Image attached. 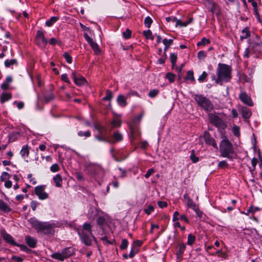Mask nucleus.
<instances>
[{
  "instance_id": "obj_24",
  "label": "nucleus",
  "mask_w": 262,
  "mask_h": 262,
  "mask_svg": "<svg viewBox=\"0 0 262 262\" xmlns=\"http://www.w3.org/2000/svg\"><path fill=\"white\" fill-rule=\"evenodd\" d=\"M117 103L122 107H124L127 104L126 98L122 95H119L117 98Z\"/></svg>"
},
{
  "instance_id": "obj_56",
  "label": "nucleus",
  "mask_w": 262,
  "mask_h": 262,
  "mask_svg": "<svg viewBox=\"0 0 262 262\" xmlns=\"http://www.w3.org/2000/svg\"><path fill=\"white\" fill-rule=\"evenodd\" d=\"M91 132L89 130H88L85 132H83L82 131H79L78 133V135L80 137H83L84 136L85 137H89L91 136Z\"/></svg>"
},
{
  "instance_id": "obj_29",
  "label": "nucleus",
  "mask_w": 262,
  "mask_h": 262,
  "mask_svg": "<svg viewBox=\"0 0 262 262\" xmlns=\"http://www.w3.org/2000/svg\"><path fill=\"white\" fill-rule=\"evenodd\" d=\"M19 136V133L18 132H12L9 135V142L15 141L18 137Z\"/></svg>"
},
{
  "instance_id": "obj_8",
  "label": "nucleus",
  "mask_w": 262,
  "mask_h": 262,
  "mask_svg": "<svg viewBox=\"0 0 262 262\" xmlns=\"http://www.w3.org/2000/svg\"><path fill=\"white\" fill-rule=\"evenodd\" d=\"M35 41L38 46L41 48H45L48 43V40L45 37V32L41 30L37 31Z\"/></svg>"
},
{
  "instance_id": "obj_49",
  "label": "nucleus",
  "mask_w": 262,
  "mask_h": 262,
  "mask_svg": "<svg viewBox=\"0 0 262 262\" xmlns=\"http://www.w3.org/2000/svg\"><path fill=\"white\" fill-rule=\"evenodd\" d=\"M96 138L100 141L107 142L111 144L114 143V142L112 140H108L105 137H102L100 136H96Z\"/></svg>"
},
{
  "instance_id": "obj_16",
  "label": "nucleus",
  "mask_w": 262,
  "mask_h": 262,
  "mask_svg": "<svg viewBox=\"0 0 262 262\" xmlns=\"http://www.w3.org/2000/svg\"><path fill=\"white\" fill-rule=\"evenodd\" d=\"M1 234L3 239L8 244L13 246L17 245V243L14 240L13 237L5 230H2L1 231Z\"/></svg>"
},
{
  "instance_id": "obj_31",
  "label": "nucleus",
  "mask_w": 262,
  "mask_h": 262,
  "mask_svg": "<svg viewBox=\"0 0 262 262\" xmlns=\"http://www.w3.org/2000/svg\"><path fill=\"white\" fill-rule=\"evenodd\" d=\"M5 66L6 68H9L10 66L13 65H16L17 64V61L16 59H7L5 61Z\"/></svg>"
},
{
  "instance_id": "obj_15",
  "label": "nucleus",
  "mask_w": 262,
  "mask_h": 262,
  "mask_svg": "<svg viewBox=\"0 0 262 262\" xmlns=\"http://www.w3.org/2000/svg\"><path fill=\"white\" fill-rule=\"evenodd\" d=\"M100 214H103V212L100 209L96 208H91L89 211L88 216L89 220L92 221H94L97 217Z\"/></svg>"
},
{
  "instance_id": "obj_35",
  "label": "nucleus",
  "mask_w": 262,
  "mask_h": 262,
  "mask_svg": "<svg viewBox=\"0 0 262 262\" xmlns=\"http://www.w3.org/2000/svg\"><path fill=\"white\" fill-rule=\"evenodd\" d=\"M187 207L193 209V210L198 206L197 204L194 203L191 199H189L188 201H187Z\"/></svg>"
},
{
  "instance_id": "obj_3",
  "label": "nucleus",
  "mask_w": 262,
  "mask_h": 262,
  "mask_svg": "<svg viewBox=\"0 0 262 262\" xmlns=\"http://www.w3.org/2000/svg\"><path fill=\"white\" fill-rule=\"evenodd\" d=\"M231 71L230 66L224 63H219L216 82L219 83L221 82L229 81L231 78Z\"/></svg>"
},
{
  "instance_id": "obj_37",
  "label": "nucleus",
  "mask_w": 262,
  "mask_h": 262,
  "mask_svg": "<svg viewBox=\"0 0 262 262\" xmlns=\"http://www.w3.org/2000/svg\"><path fill=\"white\" fill-rule=\"evenodd\" d=\"M210 43V40L209 39H207L205 37H203L202 38L201 41L198 42L197 46H205L206 45L209 44Z\"/></svg>"
},
{
  "instance_id": "obj_14",
  "label": "nucleus",
  "mask_w": 262,
  "mask_h": 262,
  "mask_svg": "<svg viewBox=\"0 0 262 262\" xmlns=\"http://www.w3.org/2000/svg\"><path fill=\"white\" fill-rule=\"evenodd\" d=\"M129 130L131 134V137L133 139L136 138L140 135V132L138 125L134 123H129Z\"/></svg>"
},
{
  "instance_id": "obj_9",
  "label": "nucleus",
  "mask_w": 262,
  "mask_h": 262,
  "mask_svg": "<svg viewBox=\"0 0 262 262\" xmlns=\"http://www.w3.org/2000/svg\"><path fill=\"white\" fill-rule=\"evenodd\" d=\"M46 185H39L34 188V193L40 200H45L48 198V194L45 191Z\"/></svg>"
},
{
  "instance_id": "obj_50",
  "label": "nucleus",
  "mask_w": 262,
  "mask_h": 262,
  "mask_svg": "<svg viewBox=\"0 0 262 262\" xmlns=\"http://www.w3.org/2000/svg\"><path fill=\"white\" fill-rule=\"evenodd\" d=\"M128 241L126 239H123L121 242V244L120 246V248L121 250L126 249L128 246Z\"/></svg>"
},
{
  "instance_id": "obj_21",
  "label": "nucleus",
  "mask_w": 262,
  "mask_h": 262,
  "mask_svg": "<svg viewBox=\"0 0 262 262\" xmlns=\"http://www.w3.org/2000/svg\"><path fill=\"white\" fill-rule=\"evenodd\" d=\"M53 180L57 187H61L62 183V178L60 174H57L53 178Z\"/></svg>"
},
{
  "instance_id": "obj_58",
  "label": "nucleus",
  "mask_w": 262,
  "mask_h": 262,
  "mask_svg": "<svg viewBox=\"0 0 262 262\" xmlns=\"http://www.w3.org/2000/svg\"><path fill=\"white\" fill-rule=\"evenodd\" d=\"M15 246L19 247L21 250L28 253L30 251V250L25 245L18 244L17 243V245Z\"/></svg>"
},
{
  "instance_id": "obj_47",
  "label": "nucleus",
  "mask_w": 262,
  "mask_h": 262,
  "mask_svg": "<svg viewBox=\"0 0 262 262\" xmlns=\"http://www.w3.org/2000/svg\"><path fill=\"white\" fill-rule=\"evenodd\" d=\"M63 57L66 59V61L68 63H71L72 62V57L71 55L67 52H65L63 54Z\"/></svg>"
},
{
  "instance_id": "obj_13",
  "label": "nucleus",
  "mask_w": 262,
  "mask_h": 262,
  "mask_svg": "<svg viewBox=\"0 0 262 262\" xmlns=\"http://www.w3.org/2000/svg\"><path fill=\"white\" fill-rule=\"evenodd\" d=\"M84 37L86 41L90 44L93 51L96 53L98 54L100 52V50L98 44L94 41L87 33L84 34Z\"/></svg>"
},
{
  "instance_id": "obj_22",
  "label": "nucleus",
  "mask_w": 262,
  "mask_h": 262,
  "mask_svg": "<svg viewBox=\"0 0 262 262\" xmlns=\"http://www.w3.org/2000/svg\"><path fill=\"white\" fill-rule=\"evenodd\" d=\"M242 114L244 118L248 119L250 118L252 113L250 108L247 107H243L242 109Z\"/></svg>"
},
{
  "instance_id": "obj_11",
  "label": "nucleus",
  "mask_w": 262,
  "mask_h": 262,
  "mask_svg": "<svg viewBox=\"0 0 262 262\" xmlns=\"http://www.w3.org/2000/svg\"><path fill=\"white\" fill-rule=\"evenodd\" d=\"M250 49L253 50L255 53H259L262 50V42L258 36H256V40L251 42Z\"/></svg>"
},
{
  "instance_id": "obj_63",
  "label": "nucleus",
  "mask_w": 262,
  "mask_h": 262,
  "mask_svg": "<svg viewBox=\"0 0 262 262\" xmlns=\"http://www.w3.org/2000/svg\"><path fill=\"white\" fill-rule=\"evenodd\" d=\"M166 58H167L166 54H163V55L162 56V57L158 59V62L159 64H163L165 63Z\"/></svg>"
},
{
  "instance_id": "obj_64",
  "label": "nucleus",
  "mask_w": 262,
  "mask_h": 262,
  "mask_svg": "<svg viewBox=\"0 0 262 262\" xmlns=\"http://www.w3.org/2000/svg\"><path fill=\"white\" fill-rule=\"evenodd\" d=\"M155 172V170L154 168H151L149 169L145 174V177L146 178H148L152 174H153Z\"/></svg>"
},
{
  "instance_id": "obj_60",
  "label": "nucleus",
  "mask_w": 262,
  "mask_h": 262,
  "mask_svg": "<svg viewBox=\"0 0 262 262\" xmlns=\"http://www.w3.org/2000/svg\"><path fill=\"white\" fill-rule=\"evenodd\" d=\"M172 43L173 39H167L166 38H164L163 40V43L164 44V46H170L172 44Z\"/></svg>"
},
{
  "instance_id": "obj_10",
  "label": "nucleus",
  "mask_w": 262,
  "mask_h": 262,
  "mask_svg": "<svg viewBox=\"0 0 262 262\" xmlns=\"http://www.w3.org/2000/svg\"><path fill=\"white\" fill-rule=\"evenodd\" d=\"M203 138L206 144L212 146L214 148H217V144L215 139L211 136V134L208 131L204 132Z\"/></svg>"
},
{
  "instance_id": "obj_41",
  "label": "nucleus",
  "mask_w": 262,
  "mask_h": 262,
  "mask_svg": "<svg viewBox=\"0 0 262 262\" xmlns=\"http://www.w3.org/2000/svg\"><path fill=\"white\" fill-rule=\"evenodd\" d=\"M186 79L190 80L191 81H194L195 79L193 76V72L192 71H188L187 72Z\"/></svg>"
},
{
  "instance_id": "obj_61",
  "label": "nucleus",
  "mask_w": 262,
  "mask_h": 262,
  "mask_svg": "<svg viewBox=\"0 0 262 262\" xmlns=\"http://www.w3.org/2000/svg\"><path fill=\"white\" fill-rule=\"evenodd\" d=\"M258 210L259 208L258 207H253V206H251L247 210V214H249L250 213H254L255 211Z\"/></svg>"
},
{
  "instance_id": "obj_19",
  "label": "nucleus",
  "mask_w": 262,
  "mask_h": 262,
  "mask_svg": "<svg viewBox=\"0 0 262 262\" xmlns=\"http://www.w3.org/2000/svg\"><path fill=\"white\" fill-rule=\"evenodd\" d=\"M25 241L27 244L31 248H34L36 247L37 244L36 239L29 235H27L25 237Z\"/></svg>"
},
{
  "instance_id": "obj_38",
  "label": "nucleus",
  "mask_w": 262,
  "mask_h": 262,
  "mask_svg": "<svg viewBox=\"0 0 262 262\" xmlns=\"http://www.w3.org/2000/svg\"><path fill=\"white\" fill-rule=\"evenodd\" d=\"M170 60L172 64V68H173L176 64L177 60V55L175 53H171L170 55Z\"/></svg>"
},
{
  "instance_id": "obj_27",
  "label": "nucleus",
  "mask_w": 262,
  "mask_h": 262,
  "mask_svg": "<svg viewBox=\"0 0 262 262\" xmlns=\"http://www.w3.org/2000/svg\"><path fill=\"white\" fill-rule=\"evenodd\" d=\"M11 98L12 95L11 93H3L1 95V102L2 103H4L5 102L9 100Z\"/></svg>"
},
{
  "instance_id": "obj_54",
  "label": "nucleus",
  "mask_w": 262,
  "mask_h": 262,
  "mask_svg": "<svg viewBox=\"0 0 262 262\" xmlns=\"http://www.w3.org/2000/svg\"><path fill=\"white\" fill-rule=\"evenodd\" d=\"M132 35V31L129 29H127L125 31L123 32V36L125 39L130 38Z\"/></svg>"
},
{
  "instance_id": "obj_40",
  "label": "nucleus",
  "mask_w": 262,
  "mask_h": 262,
  "mask_svg": "<svg viewBox=\"0 0 262 262\" xmlns=\"http://www.w3.org/2000/svg\"><path fill=\"white\" fill-rule=\"evenodd\" d=\"M195 240V236L192 234H189L188 235L187 244L188 245H192L194 243Z\"/></svg>"
},
{
  "instance_id": "obj_43",
  "label": "nucleus",
  "mask_w": 262,
  "mask_h": 262,
  "mask_svg": "<svg viewBox=\"0 0 262 262\" xmlns=\"http://www.w3.org/2000/svg\"><path fill=\"white\" fill-rule=\"evenodd\" d=\"M11 176L7 172H3L1 176V181H6L10 178Z\"/></svg>"
},
{
  "instance_id": "obj_57",
  "label": "nucleus",
  "mask_w": 262,
  "mask_h": 262,
  "mask_svg": "<svg viewBox=\"0 0 262 262\" xmlns=\"http://www.w3.org/2000/svg\"><path fill=\"white\" fill-rule=\"evenodd\" d=\"M139 252V250L138 249H136L134 247H133L130 250V252L129 254V257L130 258H133L135 256V255L138 253Z\"/></svg>"
},
{
  "instance_id": "obj_34",
  "label": "nucleus",
  "mask_w": 262,
  "mask_h": 262,
  "mask_svg": "<svg viewBox=\"0 0 262 262\" xmlns=\"http://www.w3.org/2000/svg\"><path fill=\"white\" fill-rule=\"evenodd\" d=\"M113 97V93L111 91L107 90L106 91V95L102 98L104 101H110Z\"/></svg>"
},
{
  "instance_id": "obj_36",
  "label": "nucleus",
  "mask_w": 262,
  "mask_h": 262,
  "mask_svg": "<svg viewBox=\"0 0 262 262\" xmlns=\"http://www.w3.org/2000/svg\"><path fill=\"white\" fill-rule=\"evenodd\" d=\"M143 34L146 39H150L152 40L154 39V36H152V32L151 30L148 29L147 30L144 31Z\"/></svg>"
},
{
  "instance_id": "obj_28",
  "label": "nucleus",
  "mask_w": 262,
  "mask_h": 262,
  "mask_svg": "<svg viewBox=\"0 0 262 262\" xmlns=\"http://www.w3.org/2000/svg\"><path fill=\"white\" fill-rule=\"evenodd\" d=\"M43 99L45 102L48 103L54 99V96L52 92H49L43 95Z\"/></svg>"
},
{
  "instance_id": "obj_42",
  "label": "nucleus",
  "mask_w": 262,
  "mask_h": 262,
  "mask_svg": "<svg viewBox=\"0 0 262 262\" xmlns=\"http://www.w3.org/2000/svg\"><path fill=\"white\" fill-rule=\"evenodd\" d=\"M145 26L147 28H150L151 24L152 23V20L149 16H147L145 17L144 21Z\"/></svg>"
},
{
  "instance_id": "obj_33",
  "label": "nucleus",
  "mask_w": 262,
  "mask_h": 262,
  "mask_svg": "<svg viewBox=\"0 0 262 262\" xmlns=\"http://www.w3.org/2000/svg\"><path fill=\"white\" fill-rule=\"evenodd\" d=\"M111 124L112 125V128L119 127L121 125V121L120 119L115 118L112 121Z\"/></svg>"
},
{
  "instance_id": "obj_6",
  "label": "nucleus",
  "mask_w": 262,
  "mask_h": 262,
  "mask_svg": "<svg viewBox=\"0 0 262 262\" xmlns=\"http://www.w3.org/2000/svg\"><path fill=\"white\" fill-rule=\"evenodd\" d=\"M208 119L209 122L219 130L225 129L227 127V124L225 121L216 112L208 113Z\"/></svg>"
},
{
  "instance_id": "obj_51",
  "label": "nucleus",
  "mask_w": 262,
  "mask_h": 262,
  "mask_svg": "<svg viewBox=\"0 0 262 262\" xmlns=\"http://www.w3.org/2000/svg\"><path fill=\"white\" fill-rule=\"evenodd\" d=\"M239 130H240L239 127H238L237 125H234V126H233V128H232V132L235 136L238 137L240 135Z\"/></svg>"
},
{
  "instance_id": "obj_23",
  "label": "nucleus",
  "mask_w": 262,
  "mask_h": 262,
  "mask_svg": "<svg viewBox=\"0 0 262 262\" xmlns=\"http://www.w3.org/2000/svg\"><path fill=\"white\" fill-rule=\"evenodd\" d=\"M242 35L240 37L241 40L247 39L250 36V31L248 27L244 28L242 31Z\"/></svg>"
},
{
  "instance_id": "obj_62",
  "label": "nucleus",
  "mask_w": 262,
  "mask_h": 262,
  "mask_svg": "<svg viewBox=\"0 0 262 262\" xmlns=\"http://www.w3.org/2000/svg\"><path fill=\"white\" fill-rule=\"evenodd\" d=\"M210 5V11L212 12V13L215 12L218 7L217 5L213 2H211Z\"/></svg>"
},
{
  "instance_id": "obj_32",
  "label": "nucleus",
  "mask_w": 262,
  "mask_h": 262,
  "mask_svg": "<svg viewBox=\"0 0 262 262\" xmlns=\"http://www.w3.org/2000/svg\"><path fill=\"white\" fill-rule=\"evenodd\" d=\"M102 214H100L98 216L96 221L97 224L100 226H103L105 224L106 220V217L102 215Z\"/></svg>"
},
{
  "instance_id": "obj_53",
  "label": "nucleus",
  "mask_w": 262,
  "mask_h": 262,
  "mask_svg": "<svg viewBox=\"0 0 262 262\" xmlns=\"http://www.w3.org/2000/svg\"><path fill=\"white\" fill-rule=\"evenodd\" d=\"M11 260L12 262H22L24 259L21 257L13 255L11 258Z\"/></svg>"
},
{
  "instance_id": "obj_2",
  "label": "nucleus",
  "mask_w": 262,
  "mask_h": 262,
  "mask_svg": "<svg viewBox=\"0 0 262 262\" xmlns=\"http://www.w3.org/2000/svg\"><path fill=\"white\" fill-rule=\"evenodd\" d=\"M92 226L88 223H85L82 226L81 229L78 230V234L82 243L87 246L92 245L93 239L95 243H97L96 237L92 233Z\"/></svg>"
},
{
  "instance_id": "obj_4",
  "label": "nucleus",
  "mask_w": 262,
  "mask_h": 262,
  "mask_svg": "<svg viewBox=\"0 0 262 262\" xmlns=\"http://www.w3.org/2000/svg\"><path fill=\"white\" fill-rule=\"evenodd\" d=\"M220 152L223 157L227 158L230 160H233L236 158L233 145L227 139H223L220 143Z\"/></svg>"
},
{
  "instance_id": "obj_52",
  "label": "nucleus",
  "mask_w": 262,
  "mask_h": 262,
  "mask_svg": "<svg viewBox=\"0 0 262 262\" xmlns=\"http://www.w3.org/2000/svg\"><path fill=\"white\" fill-rule=\"evenodd\" d=\"M159 93V91L157 89L151 90L148 93V96L150 98L155 97Z\"/></svg>"
},
{
  "instance_id": "obj_46",
  "label": "nucleus",
  "mask_w": 262,
  "mask_h": 262,
  "mask_svg": "<svg viewBox=\"0 0 262 262\" xmlns=\"http://www.w3.org/2000/svg\"><path fill=\"white\" fill-rule=\"evenodd\" d=\"M207 56V53L204 51H200L198 53V58L200 60H204Z\"/></svg>"
},
{
  "instance_id": "obj_45",
  "label": "nucleus",
  "mask_w": 262,
  "mask_h": 262,
  "mask_svg": "<svg viewBox=\"0 0 262 262\" xmlns=\"http://www.w3.org/2000/svg\"><path fill=\"white\" fill-rule=\"evenodd\" d=\"M143 116V113H141L139 115L136 116L134 119L130 123H134L136 124L139 123L142 119Z\"/></svg>"
},
{
  "instance_id": "obj_44",
  "label": "nucleus",
  "mask_w": 262,
  "mask_h": 262,
  "mask_svg": "<svg viewBox=\"0 0 262 262\" xmlns=\"http://www.w3.org/2000/svg\"><path fill=\"white\" fill-rule=\"evenodd\" d=\"M154 209L155 208L154 206L150 205L147 207V208L144 209V212L147 215H150L151 213V212H152L154 211Z\"/></svg>"
},
{
  "instance_id": "obj_26",
  "label": "nucleus",
  "mask_w": 262,
  "mask_h": 262,
  "mask_svg": "<svg viewBox=\"0 0 262 262\" xmlns=\"http://www.w3.org/2000/svg\"><path fill=\"white\" fill-rule=\"evenodd\" d=\"M20 154L23 158L28 157L29 154V149L28 145H24L20 151Z\"/></svg>"
},
{
  "instance_id": "obj_55",
  "label": "nucleus",
  "mask_w": 262,
  "mask_h": 262,
  "mask_svg": "<svg viewBox=\"0 0 262 262\" xmlns=\"http://www.w3.org/2000/svg\"><path fill=\"white\" fill-rule=\"evenodd\" d=\"M207 73L204 71L202 74L199 76V78H198V80L199 82H203L204 81V80L206 79V78H207Z\"/></svg>"
},
{
  "instance_id": "obj_30",
  "label": "nucleus",
  "mask_w": 262,
  "mask_h": 262,
  "mask_svg": "<svg viewBox=\"0 0 262 262\" xmlns=\"http://www.w3.org/2000/svg\"><path fill=\"white\" fill-rule=\"evenodd\" d=\"M59 19V17L57 16H52L46 22V25L48 27L52 26L55 22Z\"/></svg>"
},
{
  "instance_id": "obj_12",
  "label": "nucleus",
  "mask_w": 262,
  "mask_h": 262,
  "mask_svg": "<svg viewBox=\"0 0 262 262\" xmlns=\"http://www.w3.org/2000/svg\"><path fill=\"white\" fill-rule=\"evenodd\" d=\"M239 99L244 104L252 106L253 105V102L251 98L245 92H242L239 95Z\"/></svg>"
},
{
  "instance_id": "obj_59",
  "label": "nucleus",
  "mask_w": 262,
  "mask_h": 262,
  "mask_svg": "<svg viewBox=\"0 0 262 262\" xmlns=\"http://www.w3.org/2000/svg\"><path fill=\"white\" fill-rule=\"evenodd\" d=\"M50 170L53 172H57L59 170V166L58 164H54L50 167Z\"/></svg>"
},
{
  "instance_id": "obj_18",
  "label": "nucleus",
  "mask_w": 262,
  "mask_h": 262,
  "mask_svg": "<svg viewBox=\"0 0 262 262\" xmlns=\"http://www.w3.org/2000/svg\"><path fill=\"white\" fill-rule=\"evenodd\" d=\"M178 245V246L176 254L177 258H180L182 256L186 247V245L183 243H179Z\"/></svg>"
},
{
  "instance_id": "obj_1",
  "label": "nucleus",
  "mask_w": 262,
  "mask_h": 262,
  "mask_svg": "<svg viewBox=\"0 0 262 262\" xmlns=\"http://www.w3.org/2000/svg\"><path fill=\"white\" fill-rule=\"evenodd\" d=\"M30 223L37 233L43 235H53L55 228L57 227V224L55 223L40 222L32 219L30 220Z\"/></svg>"
},
{
  "instance_id": "obj_5",
  "label": "nucleus",
  "mask_w": 262,
  "mask_h": 262,
  "mask_svg": "<svg viewBox=\"0 0 262 262\" xmlns=\"http://www.w3.org/2000/svg\"><path fill=\"white\" fill-rule=\"evenodd\" d=\"M193 98L198 105L206 112H210L213 110V104L206 97L202 94H195Z\"/></svg>"
},
{
  "instance_id": "obj_7",
  "label": "nucleus",
  "mask_w": 262,
  "mask_h": 262,
  "mask_svg": "<svg viewBox=\"0 0 262 262\" xmlns=\"http://www.w3.org/2000/svg\"><path fill=\"white\" fill-rule=\"evenodd\" d=\"M74 254V251L73 249L71 247H68L62 249L61 252H55L52 254L51 257L52 258L62 261Z\"/></svg>"
},
{
  "instance_id": "obj_25",
  "label": "nucleus",
  "mask_w": 262,
  "mask_h": 262,
  "mask_svg": "<svg viewBox=\"0 0 262 262\" xmlns=\"http://www.w3.org/2000/svg\"><path fill=\"white\" fill-rule=\"evenodd\" d=\"M113 138L114 140L110 139V140H112L114 143L116 142H119L122 140L123 136L121 133H120L118 131L115 132L114 133L113 135Z\"/></svg>"
},
{
  "instance_id": "obj_48",
  "label": "nucleus",
  "mask_w": 262,
  "mask_h": 262,
  "mask_svg": "<svg viewBox=\"0 0 262 262\" xmlns=\"http://www.w3.org/2000/svg\"><path fill=\"white\" fill-rule=\"evenodd\" d=\"M49 43L51 45H54L55 44H58L59 46H61L62 42L60 40H58L55 38H51L49 41Z\"/></svg>"
},
{
  "instance_id": "obj_20",
  "label": "nucleus",
  "mask_w": 262,
  "mask_h": 262,
  "mask_svg": "<svg viewBox=\"0 0 262 262\" xmlns=\"http://www.w3.org/2000/svg\"><path fill=\"white\" fill-rule=\"evenodd\" d=\"M10 207L5 203L3 200H0V210L5 212L8 213L11 211Z\"/></svg>"
},
{
  "instance_id": "obj_17",
  "label": "nucleus",
  "mask_w": 262,
  "mask_h": 262,
  "mask_svg": "<svg viewBox=\"0 0 262 262\" xmlns=\"http://www.w3.org/2000/svg\"><path fill=\"white\" fill-rule=\"evenodd\" d=\"M72 78L75 83L78 86L82 85L86 82V79L84 77L80 75L77 76L75 72L72 73Z\"/></svg>"
},
{
  "instance_id": "obj_39",
  "label": "nucleus",
  "mask_w": 262,
  "mask_h": 262,
  "mask_svg": "<svg viewBox=\"0 0 262 262\" xmlns=\"http://www.w3.org/2000/svg\"><path fill=\"white\" fill-rule=\"evenodd\" d=\"M165 77L170 83H172L175 80L176 75L171 72H168L166 74Z\"/></svg>"
}]
</instances>
